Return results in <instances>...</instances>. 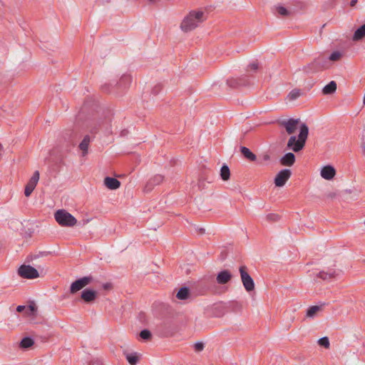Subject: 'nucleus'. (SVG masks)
I'll use <instances>...</instances> for the list:
<instances>
[{"mask_svg": "<svg viewBox=\"0 0 365 365\" xmlns=\"http://www.w3.org/2000/svg\"><path fill=\"white\" fill-rule=\"evenodd\" d=\"M248 68L250 69V70H252V71H256L259 68V65L257 63H252L249 65Z\"/></svg>", "mask_w": 365, "mask_h": 365, "instance_id": "4c0bfd02", "label": "nucleus"}, {"mask_svg": "<svg viewBox=\"0 0 365 365\" xmlns=\"http://www.w3.org/2000/svg\"><path fill=\"white\" fill-rule=\"evenodd\" d=\"M336 88H337L336 83L334 81H331L323 88L322 93L324 95L333 94L336 92Z\"/></svg>", "mask_w": 365, "mask_h": 365, "instance_id": "6ab92c4d", "label": "nucleus"}, {"mask_svg": "<svg viewBox=\"0 0 365 365\" xmlns=\"http://www.w3.org/2000/svg\"><path fill=\"white\" fill-rule=\"evenodd\" d=\"M140 336L144 340H149L151 336V332L148 329H143L140 332Z\"/></svg>", "mask_w": 365, "mask_h": 365, "instance_id": "c9c22d12", "label": "nucleus"}, {"mask_svg": "<svg viewBox=\"0 0 365 365\" xmlns=\"http://www.w3.org/2000/svg\"><path fill=\"white\" fill-rule=\"evenodd\" d=\"M92 280L93 277L91 276H86L74 281L70 287L71 293L74 294L76 292L81 290L84 287L89 284Z\"/></svg>", "mask_w": 365, "mask_h": 365, "instance_id": "423d86ee", "label": "nucleus"}, {"mask_svg": "<svg viewBox=\"0 0 365 365\" xmlns=\"http://www.w3.org/2000/svg\"><path fill=\"white\" fill-rule=\"evenodd\" d=\"M365 38V24H362L356 31H355L353 36V41H359Z\"/></svg>", "mask_w": 365, "mask_h": 365, "instance_id": "aec40b11", "label": "nucleus"}, {"mask_svg": "<svg viewBox=\"0 0 365 365\" xmlns=\"http://www.w3.org/2000/svg\"><path fill=\"white\" fill-rule=\"evenodd\" d=\"M292 175V172L289 169L280 170L275 176L274 184L277 187H283Z\"/></svg>", "mask_w": 365, "mask_h": 365, "instance_id": "6e6552de", "label": "nucleus"}, {"mask_svg": "<svg viewBox=\"0 0 365 365\" xmlns=\"http://www.w3.org/2000/svg\"><path fill=\"white\" fill-rule=\"evenodd\" d=\"M29 309L31 313H32V314L34 313L35 312H36V308L34 305H30L29 307Z\"/></svg>", "mask_w": 365, "mask_h": 365, "instance_id": "79ce46f5", "label": "nucleus"}, {"mask_svg": "<svg viewBox=\"0 0 365 365\" xmlns=\"http://www.w3.org/2000/svg\"><path fill=\"white\" fill-rule=\"evenodd\" d=\"M18 274L25 279H35L39 276L38 271L34 267L26 264L20 266Z\"/></svg>", "mask_w": 365, "mask_h": 365, "instance_id": "39448f33", "label": "nucleus"}, {"mask_svg": "<svg viewBox=\"0 0 365 365\" xmlns=\"http://www.w3.org/2000/svg\"><path fill=\"white\" fill-rule=\"evenodd\" d=\"M240 152L243 155V156L250 160V161H255L257 160V156L255 154H254L249 148L245 146L240 147Z\"/></svg>", "mask_w": 365, "mask_h": 365, "instance_id": "412c9836", "label": "nucleus"}, {"mask_svg": "<svg viewBox=\"0 0 365 365\" xmlns=\"http://www.w3.org/2000/svg\"><path fill=\"white\" fill-rule=\"evenodd\" d=\"M240 278L244 288L247 292H250L255 289V282L247 272V267L242 265L239 268Z\"/></svg>", "mask_w": 365, "mask_h": 365, "instance_id": "20e7f679", "label": "nucleus"}, {"mask_svg": "<svg viewBox=\"0 0 365 365\" xmlns=\"http://www.w3.org/2000/svg\"><path fill=\"white\" fill-rule=\"evenodd\" d=\"M342 56V53L340 52V51H334L331 53V55L329 56L328 60L329 61H336L338 60H339Z\"/></svg>", "mask_w": 365, "mask_h": 365, "instance_id": "473e14b6", "label": "nucleus"}, {"mask_svg": "<svg viewBox=\"0 0 365 365\" xmlns=\"http://www.w3.org/2000/svg\"><path fill=\"white\" fill-rule=\"evenodd\" d=\"M25 309V307L24 306H22V305H19L16 307V311L18 312H21L24 309Z\"/></svg>", "mask_w": 365, "mask_h": 365, "instance_id": "37998d69", "label": "nucleus"}, {"mask_svg": "<svg viewBox=\"0 0 365 365\" xmlns=\"http://www.w3.org/2000/svg\"><path fill=\"white\" fill-rule=\"evenodd\" d=\"M308 134V126L305 123H302L299 127L298 138L297 139L295 135L291 136L287 143V148L292 150L295 153L302 150L305 145Z\"/></svg>", "mask_w": 365, "mask_h": 365, "instance_id": "f03ea898", "label": "nucleus"}, {"mask_svg": "<svg viewBox=\"0 0 365 365\" xmlns=\"http://www.w3.org/2000/svg\"><path fill=\"white\" fill-rule=\"evenodd\" d=\"M126 359L130 365H136L139 361V357L136 353L126 354Z\"/></svg>", "mask_w": 365, "mask_h": 365, "instance_id": "c85d7f7f", "label": "nucleus"}, {"mask_svg": "<svg viewBox=\"0 0 365 365\" xmlns=\"http://www.w3.org/2000/svg\"><path fill=\"white\" fill-rule=\"evenodd\" d=\"M39 172L38 170L35 171L32 175V177L30 178L27 184L26 185L25 190H24V195L26 197H29L31 195L34 190L35 189L38 180H39Z\"/></svg>", "mask_w": 365, "mask_h": 365, "instance_id": "9d476101", "label": "nucleus"}, {"mask_svg": "<svg viewBox=\"0 0 365 365\" xmlns=\"http://www.w3.org/2000/svg\"><path fill=\"white\" fill-rule=\"evenodd\" d=\"M262 160L264 161H268L270 160V155L267 153H265L262 155Z\"/></svg>", "mask_w": 365, "mask_h": 365, "instance_id": "a19ab883", "label": "nucleus"}, {"mask_svg": "<svg viewBox=\"0 0 365 365\" xmlns=\"http://www.w3.org/2000/svg\"><path fill=\"white\" fill-rule=\"evenodd\" d=\"M164 336H168V334H162Z\"/></svg>", "mask_w": 365, "mask_h": 365, "instance_id": "603ef678", "label": "nucleus"}, {"mask_svg": "<svg viewBox=\"0 0 365 365\" xmlns=\"http://www.w3.org/2000/svg\"><path fill=\"white\" fill-rule=\"evenodd\" d=\"M204 347H205L204 344L202 342H196L194 344L195 351L197 352L202 351L203 350Z\"/></svg>", "mask_w": 365, "mask_h": 365, "instance_id": "e433bc0d", "label": "nucleus"}, {"mask_svg": "<svg viewBox=\"0 0 365 365\" xmlns=\"http://www.w3.org/2000/svg\"><path fill=\"white\" fill-rule=\"evenodd\" d=\"M98 292L93 289H86L81 292V297L86 303H91L96 299Z\"/></svg>", "mask_w": 365, "mask_h": 365, "instance_id": "9b49d317", "label": "nucleus"}, {"mask_svg": "<svg viewBox=\"0 0 365 365\" xmlns=\"http://www.w3.org/2000/svg\"><path fill=\"white\" fill-rule=\"evenodd\" d=\"M276 11L279 15L282 16H288L291 14L290 11H289L285 7L282 6H276Z\"/></svg>", "mask_w": 365, "mask_h": 365, "instance_id": "7c9ffc66", "label": "nucleus"}, {"mask_svg": "<svg viewBox=\"0 0 365 365\" xmlns=\"http://www.w3.org/2000/svg\"><path fill=\"white\" fill-rule=\"evenodd\" d=\"M250 80L247 76H242L238 78H231L227 80V85L232 88L248 85Z\"/></svg>", "mask_w": 365, "mask_h": 365, "instance_id": "1a4fd4ad", "label": "nucleus"}, {"mask_svg": "<svg viewBox=\"0 0 365 365\" xmlns=\"http://www.w3.org/2000/svg\"><path fill=\"white\" fill-rule=\"evenodd\" d=\"M104 184L110 190H116L120 186V182L111 177L105 178Z\"/></svg>", "mask_w": 365, "mask_h": 365, "instance_id": "dca6fc26", "label": "nucleus"}, {"mask_svg": "<svg viewBox=\"0 0 365 365\" xmlns=\"http://www.w3.org/2000/svg\"><path fill=\"white\" fill-rule=\"evenodd\" d=\"M164 180V177L161 175H155L151 178L145 186V190L146 192L152 190L154 186L160 185Z\"/></svg>", "mask_w": 365, "mask_h": 365, "instance_id": "f8f14e48", "label": "nucleus"}, {"mask_svg": "<svg viewBox=\"0 0 365 365\" xmlns=\"http://www.w3.org/2000/svg\"><path fill=\"white\" fill-rule=\"evenodd\" d=\"M160 90H161V86L158 85L153 88L152 92H153V93L156 95L160 92Z\"/></svg>", "mask_w": 365, "mask_h": 365, "instance_id": "58836bf2", "label": "nucleus"}, {"mask_svg": "<svg viewBox=\"0 0 365 365\" xmlns=\"http://www.w3.org/2000/svg\"><path fill=\"white\" fill-rule=\"evenodd\" d=\"M321 309V307L319 306H312L308 308L307 310L306 316L309 318H313L316 314Z\"/></svg>", "mask_w": 365, "mask_h": 365, "instance_id": "cd10ccee", "label": "nucleus"}, {"mask_svg": "<svg viewBox=\"0 0 365 365\" xmlns=\"http://www.w3.org/2000/svg\"><path fill=\"white\" fill-rule=\"evenodd\" d=\"M336 175V170L331 165L324 166L321 170V176L325 180H331Z\"/></svg>", "mask_w": 365, "mask_h": 365, "instance_id": "ddd939ff", "label": "nucleus"}, {"mask_svg": "<svg viewBox=\"0 0 365 365\" xmlns=\"http://www.w3.org/2000/svg\"><path fill=\"white\" fill-rule=\"evenodd\" d=\"M295 155L292 153H287L279 160L280 164L283 166L290 167L295 163Z\"/></svg>", "mask_w": 365, "mask_h": 365, "instance_id": "2eb2a0df", "label": "nucleus"}, {"mask_svg": "<svg viewBox=\"0 0 365 365\" xmlns=\"http://www.w3.org/2000/svg\"><path fill=\"white\" fill-rule=\"evenodd\" d=\"M54 217L56 222L63 227H73L77 222L76 219L65 210H57Z\"/></svg>", "mask_w": 365, "mask_h": 365, "instance_id": "7ed1b4c3", "label": "nucleus"}, {"mask_svg": "<svg viewBox=\"0 0 365 365\" xmlns=\"http://www.w3.org/2000/svg\"><path fill=\"white\" fill-rule=\"evenodd\" d=\"M89 365H103V364L99 360H94V361H91Z\"/></svg>", "mask_w": 365, "mask_h": 365, "instance_id": "ea45409f", "label": "nucleus"}, {"mask_svg": "<svg viewBox=\"0 0 365 365\" xmlns=\"http://www.w3.org/2000/svg\"><path fill=\"white\" fill-rule=\"evenodd\" d=\"M103 121L100 120L96 122L93 125H91L89 127V131L92 134H96L98 133L99 128L103 125Z\"/></svg>", "mask_w": 365, "mask_h": 365, "instance_id": "c756f323", "label": "nucleus"}, {"mask_svg": "<svg viewBox=\"0 0 365 365\" xmlns=\"http://www.w3.org/2000/svg\"><path fill=\"white\" fill-rule=\"evenodd\" d=\"M279 218V215L276 213H269L265 217L266 220L269 222H277Z\"/></svg>", "mask_w": 365, "mask_h": 365, "instance_id": "2f4dec72", "label": "nucleus"}, {"mask_svg": "<svg viewBox=\"0 0 365 365\" xmlns=\"http://www.w3.org/2000/svg\"><path fill=\"white\" fill-rule=\"evenodd\" d=\"M318 344L319 346H323L326 349L329 348V346H330L329 340L327 336H324V337L320 338L318 340Z\"/></svg>", "mask_w": 365, "mask_h": 365, "instance_id": "72a5a7b5", "label": "nucleus"}, {"mask_svg": "<svg viewBox=\"0 0 365 365\" xmlns=\"http://www.w3.org/2000/svg\"><path fill=\"white\" fill-rule=\"evenodd\" d=\"M132 77L130 75H123L118 83L119 87L126 88L131 82Z\"/></svg>", "mask_w": 365, "mask_h": 365, "instance_id": "393cba45", "label": "nucleus"}, {"mask_svg": "<svg viewBox=\"0 0 365 365\" xmlns=\"http://www.w3.org/2000/svg\"><path fill=\"white\" fill-rule=\"evenodd\" d=\"M191 297L190 289L187 287H181L176 294V297L180 300H186Z\"/></svg>", "mask_w": 365, "mask_h": 365, "instance_id": "a211bd4d", "label": "nucleus"}, {"mask_svg": "<svg viewBox=\"0 0 365 365\" xmlns=\"http://www.w3.org/2000/svg\"><path fill=\"white\" fill-rule=\"evenodd\" d=\"M317 277L323 280H329L336 276V272L334 269H330L328 272L321 271L317 274Z\"/></svg>", "mask_w": 365, "mask_h": 365, "instance_id": "b1692460", "label": "nucleus"}, {"mask_svg": "<svg viewBox=\"0 0 365 365\" xmlns=\"http://www.w3.org/2000/svg\"><path fill=\"white\" fill-rule=\"evenodd\" d=\"M336 193H335V192H330V193H329V194H328V197H331V198H334V197H335V196H336Z\"/></svg>", "mask_w": 365, "mask_h": 365, "instance_id": "49530a36", "label": "nucleus"}, {"mask_svg": "<svg viewBox=\"0 0 365 365\" xmlns=\"http://www.w3.org/2000/svg\"><path fill=\"white\" fill-rule=\"evenodd\" d=\"M102 88H103V91H107V88H106V86H103L102 87Z\"/></svg>", "mask_w": 365, "mask_h": 365, "instance_id": "09e8293b", "label": "nucleus"}, {"mask_svg": "<svg viewBox=\"0 0 365 365\" xmlns=\"http://www.w3.org/2000/svg\"><path fill=\"white\" fill-rule=\"evenodd\" d=\"M361 147L362 150H363L364 152H365V145H364V143H361Z\"/></svg>", "mask_w": 365, "mask_h": 365, "instance_id": "de8ad7c7", "label": "nucleus"}, {"mask_svg": "<svg viewBox=\"0 0 365 365\" xmlns=\"http://www.w3.org/2000/svg\"><path fill=\"white\" fill-rule=\"evenodd\" d=\"M91 142V138L88 135H86L81 143L79 144V148L82 150L83 156H85L88 153V145Z\"/></svg>", "mask_w": 365, "mask_h": 365, "instance_id": "4be33fe9", "label": "nucleus"}, {"mask_svg": "<svg viewBox=\"0 0 365 365\" xmlns=\"http://www.w3.org/2000/svg\"><path fill=\"white\" fill-rule=\"evenodd\" d=\"M111 287V284L110 283H106L103 284V288L105 289H108Z\"/></svg>", "mask_w": 365, "mask_h": 365, "instance_id": "a18cd8bd", "label": "nucleus"}, {"mask_svg": "<svg viewBox=\"0 0 365 365\" xmlns=\"http://www.w3.org/2000/svg\"><path fill=\"white\" fill-rule=\"evenodd\" d=\"M363 103H364V104H365V96L363 98Z\"/></svg>", "mask_w": 365, "mask_h": 365, "instance_id": "3c124183", "label": "nucleus"}, {"mask_svg": "<svg viewBox=\"0 0 365 365\" xmlns=\"http://www.w3.org/2000/svg\"><path fill=\"white\" fill-rule=\"evenodd\" d=\"M357 1L358 0H351L350 6L354 7L356 4Z\"/></svg>", "mask_w": 365, "mask_h": 365, "instance_id": "c03bdc74", "label": "nucleus"}, {"mask_svg": "<svg viewBox=\"0 0 365 365\" xmlns=\"http://www.w3.org/2000/svg\"><path fill=\"white\" fill-rule=\"evenodd\" d=\"M220 177L222 180L227 181L230 177V170L227 165H223L220 169Z\"/></svg>", "mask_w": 365, "mask_h": 365, "instance_id": "a878e982", "label": "nucleus"}, {"mask_svg": "<svg viewBox=\"0 0 365 365\" xmlns=\"http://www.w3.org/2000/svg\"><path fill=\"white\" fill-rule=\"evenodd\" d=\"M301 95V92L299 90H297V89H294V90H292L288 95V98H289V100L291 101H294L295 99H297V98H299Z\"/></svg>", "mask_w": 365, "mask_h": 365, "instance_id": "f704fd0d", "label": "nucleus"}, {"mask_svg": "<svg viewBox=\"0 0 365 365\" xmlns=\"http://www.w3.org/2000/svg\"><path fill=\"white\" fill-rule=\"evenodd\" d=\"M232 278V274L228 270H222L220 272L216 277L217 282L219 284H227Z\"/></svg>", "mask_w": 365, "mask_h": 365, "instance_id": "4468645a", "label": "nucleus"}, {"mask_svg": "<svg viewBox=\"0 0 365 365\" xmlns=\"http://www.w3.org/2000/svg\"><path fill=\"white\" fill-rule=\"evenodd\" d=\"M302 70L305 73L307 74L314 73L320 71L315 58L312 62L304 66Z\"/></svg>", "mask_w": 365, "mask_h": 365, "instance_id": "f3484780", "label": "nucleus"}, {"mask_svg": "<svg viewBox=\"0 0 365 365\" xmlns=\"http://www.w3.org/2000/svg\"><path fill=\"white\" fill-rule=\"evenodd\" d=\"M299 123V119L289 118L279 121V125L285 128L289 135L295 133Z\"/></svg>", "mask_w": 365, "mask_h": 365, "instance_id": "0eeeda50", "label": "nucleus"}, {"mask_svg": "<svg viewBox=\"0 0 365 365\" xmlns=\"http://www.w3.org/2000/svg\"><path fill=\"white\" fill-rule=\"evenodd\" d=\"M200 232H201L202 233H204V232H205V230H204L203 228H201V229H200Z\"/></svg>", "mask_w": 365, "mask_h": 365, "instance_id": "8fccbe9b", "label": "nucleus"}, {"mask_svg": "<svg viewBox=\"0 0 365 365\" xmlns=\"http://www.w3.org/2000/svg\"><path fill=\"white\" fill-rule=\"evenodd\" d=\"M316 61L317 62L318 68L319 71L325 70L329 67V62L328 58L324 56H319L315 58Z\"/></svg>", "mask_w": 365, "mask_h": 365, "instance_id": "5701e85b", "label": "nucleus"}, {"mask_svg": "<svg viewBox=\"0 0 365 365\" xmlns=\"http://www.w3.org/2000/svg\"><path fill=\"white\" fill-rule=\"evenodd\" d=\"M34 344V341L31 337H24L20 342V346L24 349H28Z\"/></svg>", "mask_w": 365, "mask_h": 365, "instance_id": "bb28decb", "label": "nucleus"}, {"mask_svg": "<svg viewBox=\"0 0 365 365\" xmlns=\"http://www.w3.org/2000/svg\"><path fill=\"white\" fill-rule=\"evenodd\" d=\"M207 19V13L202 10H192L182 19L180 29L189 32L199 26Z\"/></svg>", "mask_w": 365, "mask_h": 365, "instance_id": "f257e3e1", "label": "nucleus"}]
</instances>
